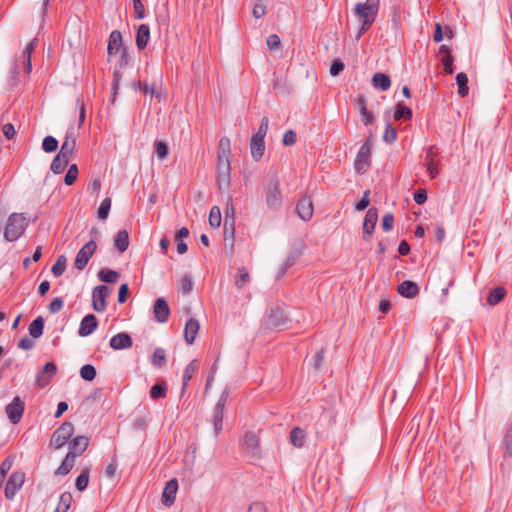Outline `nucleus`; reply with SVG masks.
Here are the masks:
<instances>
[{"label":"nucleus","mask_w":512,"mask_h":512,"mask_svg":"<svg viewBox=\"0 0 512 512\" xmlns=\"http://www.w3.org/2000/svg\"><path fill=\"white\" fill-rule=\"evenodd\" d=\"M380 8V0H366L365 2H358L354 7V15L361 19V26L356 35L359 40L361 36L367 32L378 15Z\"/></svg>","instance_id":"f257e3e1"},{"label":"nucleus","mask_w":512,"mask_h":512,"mask_svg":"<svg viewBox=\"0 0 512 512\" xmlns=\"http://www.w3.org/2000/svg\"><path fill=\"white\" fill-rule=\"evenodd\" d=\"M264 195L267 208L272 211H279L283 204V196L280 189V181L277 174L271 176L264 186Z\"/></svg>","instance_id":"f03ea898"},{"label":"nucleus","mask_w":512,"mask_h":512,"mask_svg":"<svg viewBox=\"0 0 512 512\" xmlns=\"http://www.w3.org/2000/svg\"><path fill=\"white\" fill-rule=\"evenodd\" d=\"M28 226L24 213H12L9 215L4 229V238L8 242L18 240Z\"/></svg>","instance_id":"7ed1b4c3"},{"label":"nucleus","mask_w":512,"mask_h":512,"mask_svg":"<svg viewBox=\"0 0 512 512\" xmlns=\"http://www.w3.org/2000/svg\"><path fill=\"white\" fill-rule=\"evenodd\" d=\"M373 144V135L369 134L367 139L363 142L359 148L357 155L354 159V170L357 174H365L371 166V151Z\"/></svg>","instance_id":"20e7f679"},{"label":"nucleus","mask_w":512,"mask_h":512,"mask_svg":"<svg viewBox=\"0 0 512 512\" xmlns=\"http://www.w3.org/2000/svg\"><path fill=\"white\" fill-rule=\"evenodd\" d=\"M265 325L269 330H282L287 322L288 316L279 305L271 307L265 312Z\"/></svg>","instance_id":"39448f33"},{"label":"nucleus","mask_w":512,"mask_h":512,"mask_svg":"<svg viewBox=\"0 0 512 512\" xmlns=\"http://www.w3.org/2000/svg\"><path fill=\"white\" fill-rule=\"evenodd\" d=\"M228 396H229V389L226 387L222 391V393L213 409L212 423H213V428H214V434L216 437L219 436L223 430L224 409H225V405H226Z\"/></svg>","instance_id":"423d86ee"},{"label":"nucleus","mask_w":512,"mask_h":512,"mask_svg":"<svg viewBox=\"0 0 512 512\" xmlns=\"http://www.w3.org/2000/svg\"><path fill=\"white\" fill-rule=\"evenodd\" d=\"M74 433V425L69 422H63L52 434L50 446L54 449L62 448Z\"/></svg>","instance_id":"0eeeda50"},{"label":"nucleus","mask_w":512,"mask_h":512,"mask_svg":"<svg viewBox=\"0 0 512 512\" xmlns=\"http://www.w3.org/2000/svg\"><path fill=\"white\" fill-rule=\"evenodd\" d=\"M120 53H121L120 57H119V59L117 61L118 69L116 68L113 71L112 94H111V98L109 100V102L111 104H113L115 102L116 95H117V92H118V89H119V82H120V79H121V72H120V70L126 69L129 66L130 60H131L126 48H122V52H120Z\"/></svg>","instance_id":"6e6552de"},{"label":"nucleus","mask_w":512,"mask_h":512,"mask_svg":"<svg viewBox=\"0 0 512 512\" xmlns=\"http://www.w3.org/2000/svg\"><path fill=\"white\" fill-rule=\"evenodd\" d=\"M25 482V473L21 470L12 472L5 485L4 494L7 500H13Z\"/></svg>","instance_id":"1a4fd4ad"},{"label":"nucleus","mask_w":512,"mask_h":512,"mask_svg":"<svg viewBox=\"0 0 512 512\" xmlns=\"http://www.w3.org/2000/svg\"><path fill=\"white\" fill-rule=\"evenodd\" d=\"M25 412V402L20 396L13 397L12 401L6 405L5 413L10 423L18 424Z\"/></svg>","instance_id":"9d476101"},{"label":"nucleus","mask_w":512,"mask_h":512,"mask_svg":"<svg viewBox=\"0 0 512 512\" xmlns=\"http://www.w3.org/2000/svg\"><path fill=\"white\" fill-rule=\"evenodd\" d=\"M96 248L97 245L94 240H90L86 244H84L83 247L76 254L74 260V267L77 270L82 271L88 264L93 254L95 253Z\"/></svg>","instance_id":"9b49d317"},{"label":"nucleus","mask_w":512,"mask_h":512,"mask_svg":"<svg viewBox=\"0 0 512 512\" xmlns=\"http://www.w3.org/2000/svg\"><path fill=\"white\" fill-rule=\"evenodd\" d=\"M235 208L233 206V198L229 196L227 199V206L225 209V219H224V237L225 240L231 239L234 240L235 235Z\"/></svg>","instance_id":"f8f14e48"},{"label":"nucleus","mask_w":512,"mask_h":512,"mask_svg":"<svg viewBox=\"0 0 512 512\" xmlns=\"http://www.w3.org/2000/svg\"><path fill=\"white\" fill-rule=\"evenodd\" d=\"M110 293L108 286L101 284L96 286L92 291V307L96 312H104L107 309L106 298Z\"/></svg>","instance_id":"ddd939ff"},{"label":"nucleus","mask_w":512,"mask_h":512,"mask_svg":"<svg viewBox=\"0 0 512 512\" xmlns=\"http://www.w3.org/2000/svg\"><path fill=\"white\" fill-rule=\"evenodd\" d=\"M242 449L253 458L261 456V449L259 444V436L255 432L245 433Z\"/></svg>","instance_id":"4468645a"},{"label":"nucleus","mask_w":512,"mask_h":512,"mask_svg":"<svg viewBox=\"0 0 512 512\" xmlns=\"http://www.w3.org/2000/svg\"><path fill=\"white\" fill-rule=\"evenodd\" d=\"M230 160H217V176L216 181L220 190L226 189L230 186Z\"/></svg>","instance_id":"2eb2a0df"},{"label":"nucleus","mask_w":512,"mask_h":512,"mask_svg":"<svg viewBox=\"0 0 512 512\" xmlns=\"http://www.w3.org/2000/svg\"><path fill=\"white\" fill-rule=\"evenodd\" d=\"M76 148V132L73 127H69L66 130L64 141L62 142L59 153L64 158H70Z\"/></svg>","instance_id":"dca6fc26"},{"label":"nucleus","mask_w":512,"mask_h":512,"mask_svg":"<svg viewBox=\"0 0 512 512\" xmlns=\"http://www.w3.org/2000/svg\"><path fill=\"white\" fill-rule=\"evenodd\" d=\"M377 220H378L377 209L374 207L368 209V211L364 217V221H363V239L365 241L370 240V238L374 232Z\"/></svg>","instance_id":"f3484780"},{"label":"nucleus","mask_w":512,"mask_h":512,"mask_svg":"<svg viewBox=\"0 0 512 512\" xmlns=\"http://www.w3.org/2000/svg\"><path fill=\"white\" fill-rule=\"evenodd\" d=\"M296 211L301 220L309 221L313 217L314 213V207L311 197H301L296 204Z\"/></svg>","instance_id":"a211bd4d"},{"label":"nucleus","mask_w":512,"mask_h":512,"mask_svg":"<svg viewBox=\"0 0 512 512\" xmlns=\"http://www.w3.org/2000/svg\"><path fill=\"white\" fill-rule=\"evenodd\" d=\"M99 322L97 317L94 314L85 315L81 322L80 327L78 329V335L80 337L90 336L94 331L98 328Z\"/></svg>","instance_id":"6ab92c4d"},{"label":"nucleus","mask_w":512,"mask_h":512,"mask_svg":"<svg viewBox=\"0 0 512 512\" xmlns=\"http://www.w3.org/2000/svg\"><path fill=\"white\" fill-rule=\"evenodd\" d=\"M178 491V481L173 478L166 482L162 492V503L166 507H170L174 504L176 499V493Z\"/></svg>","instance_id":"aec40b11"},{"label":"nucleus","mask_w":512,"mask_h":512,"mask_svg":"<svg viewBox=\"0 0 512 512\" xmlns=\"http://www.w3.org/2000/svg\"><path fill=\"white\" fill-rule=\"evenodd\" d=\"M153 314L157 322H167L170 315V308L167 301L163 297H159L155 300L153 305Z\"/></svg>","instance_id":"412c9836"},{"label":"nucleus","mask_w":512,"mask_h":512,"mask_svg":"<svg viewBox=\"0 0 512 512\" xmlns=\"http://www.w3.org/2000/svg\"><path fill=\"white\" fill-rule=\"evenodd\" d=\"M132 345L133 340L128 332L117 333L109 341V346L113 350L129 349L132 347Z\"/></svg>","instance_id":"4be33fe9"},{"label":"nucleus","mask_w":512,"mask_h":512,"mask_svg":"<svg viewBox=\"0 0 512 512\" xmlns=\"http://www.w3.org/2000/svg\"><path fill=\"white\" fill-rule=\"evenodd\" d=\"M88 445L89 438L87 436H77L68 441V453H72V456L78 457L87 449Z\"/></svg>","instance_id":"5701e85b"},{"label":"nucleus","mask_w":512,"mask_h":512,"mask_svg":"<svg viewBox=\"0 0 512 512\" xmlns=\"http://www.w3.org/2000/svg\"><path fill=\"white\" fill-rule=\"evenodd\" d=\"M397 291L400 296L413 299L419 295L420 287L412 280H405L398 285Z\"/></svg>","instance_id":"b1692460"},{"label":"nucleus","mask_w":512,"mask_h":512,"mask_svg":"<svg viewBox=\"0 0 512 512\" xmlns=\"http://www.w3.org/2000/svg\"><path fill=\"white\" fill-rule=\"evenodd\" d=\"M122 34L119 30H113L108 39L107 54L110 59L113 55L122 52Z\"/></svg>","instance_id":"393cba45"},{"label":"nucleus","mask_w":512,"mask_h":512,"mask_svg":"<svg viewBox=\"0 0 512 512\" xmlns=\"http://www.w3.org/2000/svg\"><path fill=\"white\" fill-rule=\"evenodd\" d=\"M500 447L504 451L505 457L512 458V420L504 426Z\"/></svg>","instance_id":"a878e982"},{"label":"nucleus","mask_w":512,"mask_h":512,"mask_svg":"<svg viewBox=\"0 0 512 512\" xmlns=\"http://www.w3.org/2000/svg\"><path fill=\"white\" fill-rule=\"evenodd\" d=\"M199 328V322L195 318L191 317L186 321L184 338L187 344L192 345L194 343Z\"/></svg>","instance_id":"bb28decb"},{"label":"nucleus","mask_w":512,"mask_h":512,"mask_svg":"<svg viewBox=\"0 0 512 512\" xmlns=\"http://www.w3.org/2000/svg\"><path fill=\"white\" fill-rule=\"evenodd\" d=\"M149 40H150L149 25H147V24L139 25L137 32H136V37H135L136 47L139 50L145 49L149 43Z\"/></svg>","instance_id":"cd10ccee"},{"label":"nucleus","mask_w":512,"mask_h":512,"mask_svg":"<svg viewBox=\"0 0 512 512\" xmlns=\"http://www.w3.org/2000/svg\"><path fill=\"white\" fill-rule=\"evenodd\" d=\"M304 249L305 244L302 241L294 243L287 258L284 261V263H286V267L294 266L296 261L303 255Z\"/></svg>","instance_id":"c85d7f7f"},{"label":"nucleus","mask_w":512,"mask_h":512,"mask_svg":"<svg viewBox=\"0 0 512 512\" xmlns=\"http://www.w3.org/2000/svg\"><path fill=\"white\" fill-rule=\"evenodd\" d=\"M372 85L380 91H387L391 87V79L388 74L376 72L372 76Z\"/></svg>","instance_id":"c756f323"},{"label":"nucleus","mask_w":512,"mask_h":512,"mask_svg":"<svg viewBox=\"0 0 512 512\" xmlns=\"http://www.w3.org/2000/svg\"><path fill=\"white\" fill-rule=\"evenodd\" d=\"M114 246L122 254L129 246V233L126 229L119 230L114 238Z\"/></svg>","instance_id":"7c9ffc66"},{"label":"nucleus","mask_w":512,"mask_h":512,"mask_svg":"<svg viewBox=\"0 0 512 512\" xmlns=\"http://www.w3.org/2000/svg\"><path fill=\"white\" fill-rule=\"evenodd\" d=\"M44 326H45V320L42 316H38L36 317L30 324H29V327H28V331H29V335L33 338V339H38L40 338L42 335H43V331H44Z\"/></svg>","instance_id":"2f4dec72"},{"label":"nucleus","mask_w":512,"mask_h":512,"mask_svg":"<svg viewBox=\"0 0 512 512\" xmlns=\"http://www.w3.org/2000/svg\"><path fill=\"white\" fill-rule=\"evenodd\" d=\"M250 151L252 159L258 162L265 152V140L251 139Z\"/></svg>","instance_id":"473e14b6"},{"label":"nucleus","mask_w":512,"mask_h":512,"mask_svg":"<svg viewBox=\"0 0 512 512\" xmlns=\"http://www.w3.org/2000/svg\"><path fill=\"white\" fill-rule=\"evenodd\" d=\"M75 458L72 453H67L60 466L54 471L55 475L65 476L73 469Z\"/></svg>","instance_id":"72a5a7b5"},{"label":"nucleus","mask_w":512,"mask_h":512,"mask_svg":"<svg viewBox=\"0 0 512 512\" xmlns=\"http://www.w3.org/2000/svg\"><path fill=\"white\" fill-rule=\"evenodd\" d=\"M231 144L228 137H222L219 141L217 160H230Z\"/></svg>","instance_id":"f704fd0d"},{"label":"nucleus","mask_w":512,"mask_h":512,"mask_svg":"<svg viewBox=\"0 0 512 512\" xmlns=\"http://www.w3.org/2000/svg\"><path fill=\"white\" fill-rule=\"evenodd\" d=\"M506 295V290L504 287L498 286L493 288L487 295V303L490 306H495L499 302H501Z\"/></svg>","instance_id":"c9c22d12"},{"label":"nucleus","mask_w":512,"mask_h":512,"mask_svg":"<svg viewBox=\"0 0 512 512\" xmlns=\"http://www.w3.org/2000/svg\"><path fill=\"white\" fill-rule=\"evenodd\" d=\"M120 277V273L116 270H112L109 268H103L98 272V278L107 284H114L117 282Z\"/></svg>","instance_id":"e433bc0d"},{"label":"nucleus","mask_w":512,"mask_h":512,"mask_svg":"<svg viewBox=\"0 0 512 512\" xmlns=\"http://www.w3.org/2000/svg\"><path fill=\"white\" fill-rule=\"evenodd\" d=\"M197 369V360H192L184 370L183 379H182V388H181V394H184L186 391V388L188 386L189 381L192 379L194 372Z\"/></svg>","instance_id":"4c0bfd02"},{"label":"nucleus","mask_w":512,"mask_h":512,"mask_svg":"<svg viewBox=\"0 0 512 512\" xmlns=\"http://www.w3.org/2000/svg\"><path fill=\"white\" fill-rule=\"evenodd\" d=\"M153 147L154 153L157 155V158L160 161H163L168 157L170 153V148L166 141L156 139L154 141Z\"/></svg>","instance_id":"58836bf2"},{"label":"nucleus","mask_w":512,"mask_h":512,"mask_svg":"<svg viewBox=\"0 0 512 512\" xmlns=\"http://www.w3.org/2000/svg\"><path fill=\"white\" fill-rule=\"evenodd\" d=\"M68 163L69 158H64L63 156H61V153L58 152L51 162L50 170L54 174H60L64 171Z\"/></svg>","instance_id":"ea45409f"},{"label":"nucleus","mask_w":512,"mask_h":512,"mask_svg":"<svg viewBox=\"0 0 512 512\" xmlns=\"http://www.w3.org/2000/svg\"><path fill=\"white\" fill-rule=\"evenodd\" d=\"M305 436H306L305 431L300 427H294L290 431V441L293 444V446H295V447L300 448L304 445Z\"/></svg>","instance_id":"a19ab883"},{"label":"nucleus","mask_w":512,"mask_h":512,"mask_svg":"<svg viewBox=\"0 0 512 512\" xmlns=\"http://www.w3.org/2000/svg\"><path fill=\"white\" fill-rule=\"evenodd\" d=\"M90 478V469L84 468L75 480V488L79 492H83L87 489Z\"/></svg>","instance_id":"79ce46f5"},{"label":"nucleus","mask_w":512,"mask_h":512,"mask_svg":"<svg viewBox=\"0 0 512 512\" xmlns=\"http://www.w3.org/2000/svg\"><path fill=\"white\" fill-rule=\"evenodd\" d=\"M151 364L158 368H161L167 364L165 349L158 347L154 350L151 357Z\"/></svg>","instance_id":"37998d69"},{"label":"nucleus","mask_w":512,"mask_h":512,"mask_svg":"<svg viewBox=\"0 0 512 512\" xmlns=\"http://www.w3.org/2000/svg\"><path fill=\"white\" fill-rule=\"evenodd\" d=\"M455 79H456V83H457V86H458V94L461 97H465L466 95H468L469 87H468V76H467V74L464 73V72H459L456 75Z\"/></svg>","instance_id":"c03bdc74"},{"label":"nucleus","mask_w":512,"mask_h":512,"mask_svg":"<svg viewBox=\"0 0 512 512\" xmlns=\"http://www.w3.org/2000/svg\"><path fill=\"white\" fill-rule=\"evenodd\" d=\"M57 371V366L54 362H47L42 367V371L38 372L36 375V381L39 383L43 377V374H47V379L45 383H48L49 380L55 375Z\"/></svg>","instance_id":"a18cd8bd"},{"label":"nucleus","mask_w":512,"mask_h":512,"mask_svg":"<svg viewBox=\"0 0 512 512\" xmlns=\"http://www.w3.org/2000/svg\"><path fill=\"white\" fill-rule=\"evenodd\" d=\"M72 495L70 492H64L59 497V502L53 512H67L71 506Z\"/></svg>","instance_id":"49530a36"},{"label":"nucleus","mask_w":512,"mask_h":512,"mask_svg":"<svg viewBox=\"0 0 512 512\" xmlns=\"http://www.w3.org/2000/svg\"><path fill=\"white\" fill-rule=\"evenodd\" d=\"M67 258L64 254L57 257L55 263L51 267V273L55 277H60L66 269Z\"/></svg>","instance_id":"de8ad7c7"},{"label":"nucleus","mask_w":512,"mask_h":512,"mask_svg":"<svg viewBox=\"0 0 512 512\" xmlns=\"http://www.w3.org/2000/svg\"><path fill=\"white\" fill-rule=\"evenodd\" d=\"M413 116V112L411 110V108H409L408 106H404L400 103H398L396 105V109H395V112H394V119L395 120H410Z\"/></svg>","instance_id":"09e8293b"},{"label":"nucleus","mask_w":512,"mask_h":512,"mask_svg":"<svg viewBox=\"0 0 512 512\" xmlns=\"http://www.w3.org/2000/svg\"><path fill=\"white\" fill-rule=\"evenodd\" d=\"M149 394H150L151 399H153V400L165 398L166 394H167L166 383L162 382V383L153 385L150 389Z\"/></svg>","instance_id":"8fccbe9b"},{"label":"nucleus","mask_w":512,"mask_h":512,"mask_svg":"<svg viewBox=\"0 0 512 512\" xmlns=\"http://www.w3.org/2000/svg\"><path fill=\"white\" fill-rule=\"evenodd\" d=\"M111 205H112V199L110 197H105L102 200V202L97 210V217L100 220H106L108 218L110 209H111Z\"/></svg>","instance_id":"3c124183"},{"label":"nucleus","mask_w":512,"mask_h":512,"mask_svg":"<svg viewBox=\"0 0 512 512\" xmlns=\"http://www.w3.org/2000/svg\"><path fill=\"white\" fill-rule=\"evenodd\" d=\"M80 377L88 382L93 381L96 378L97 371L92 364H85L80 368Z\"/></svg>","instance_id":"603ef678"},{"label":"nucleus","mask_w":512,"mask_h":512,"mask_svg":"<svg viewBox=\"0 0 512 512\" xmlns=\"http://www.w3.org/2000/svg\"><path fill=\"white\" fill-rule=\"evenodd\" d=\"M58 144L59 142L54 136L48 135L43 138L41 147L45 153H53L57 150Z\"/></svg>","instance_id":"864d4df0"},{"label":"nucleus","mask_w":512,"mask_h":512,"mask_svg":"<svg viewBox=\"0 0 512 512\" xmlns=\"http://www.w3.org/2000/svg\"><path fill=\"white\" fill-rule=\"evenodd\" d=\"M209 225L216 229L221 225V210L218 206H212L209 212Z\"/></svg>","instance_id":"5fc2aeb1"},{"label":"nucleus","mask_w":512,"mask_h":512,"mask_svg":"<svg viewBox=\"0 0 512 512\" xmlns=\"http://www.w3.org/2000/svg\"><path fill=\"white\" fill-rule=\"evenodd\" d=\"M325 359V353L324 350L321 349L318 352L314 354V356L311 358L309 362V366L314 372H318L324 362Z\"/></svg>","instance_id":"6e6d98bb"},{"label":"nucleus","mask_w":512,"mask_h":512,"mask_svg":"<svg viewBox=\"0 0 512 512\" xmlns=\"http://www.w3.org/2000/svg\"><path fill=\"white\" fill-rule=\"evenodd\" d=\"M397 138V131L393 125L388 121L385 125V131L383 134V141L387 144H393Z\"/></svg>","instance_id":"4d7b16f0"},{"label":"nucleus","mask_w":512,"mask_h":512,"mask_svg":"<svg viewBox=\"0 0 512 512\" xmlns=\"http://www.w3.org/2000/svg\"><path fill=\"white\" fill-rule=\"evenodd\" d=\"M250 281V275L248 271L244 268H238L237 276L235 278V286L241 289L245 283Z\"/></svg>","instance_id":"13d9d810"},{"label":"nucleus","mask_w":512,"mask_h":512,"mask_svg":"<svg viewBox=\"0 0 512 512\" xmlns=\"http://www.w3.org/2000/svg\"><path fill=\"white\" fill-rule=\"evenodd\" d=\"M78 167L76 164H71L64 176V183L68 186L73 185L78 177Z\"/></svg>","instance_id":"bf43d9fd"},{"label":"nucleus","mask_w":512,"mask_h":512,"mask_svg":"<svg viewBox=\"0 0 512 512\" xmlns=\"http://www.w3.org/2000/svg\"><path fill=\"white\" fill-rule=\"evenodd\" d=\"M134 9V19L141 20L146 17L145 8L141 0H132Z\"/></svg>","instance_id":"052dcab7"},{"label":"nucleus","mask_w":512,"mask_h":512,"mask_svg":"<svg viewBox=\"0 0 512 512\" xmlns=\"http://www.w3.org/2000/svg\"><path fill=\"white\" fill-rule=\"evenodd\" d=\"M252 14L256 19H260L266 14V5L264 3V0H257L255 2Z\"/></svg>","instance_id":"680f3d73"},{"label":"nucleus","mask_w":512,"mask_h":512,"mask_svg":"<svg viewBox=\"0 0 512 512\" xmlns=\"http://www.w3.org/2000/svg\"><path fill=\"white\" fill-rule=\"evenodd\" d=\"M345 68V64L344 62L338 58V59H335L331 66H330V69H329V73L331 76L335 77V76H338Z\"/></svg>","instance_id":"e2e57ef3"},{"label":"nucleus","mask_w":512,"mask_h":512,"mask_svg":"<svg viewBox=\"0 0 512 512\" xmlns=\"http://www.w3.org/2000/svg\"><path fill=\"white\" fill-rule=\"evenodd\" d=\"M297 140V134L294 130L289 129L287 130L282 137V143L285 146H292L296 143Z\"/></svg>","instance_id":"0e129e2a"},{"label":"nucleus","mask_w":512,"mask_h":512,"mask_svg":"<svg viewBox=\"0 0 512 512\" xmlns=\"http://www.w3.org/2000/svg\"><path fill=\"white\" fill-rule=\"evenodd\" d=\"M64 306V300L61 297H55L52 299L48 306L50 313L55 314L59 312Z\"/></svg>","instance_id":"69168bd1"},{"label":"nucleus","mask_w":512,"mask_h":512,"mask_svg":"<svg viewBox=\"0 0 512 512\" xmlns=\"http://www.w3.org/2000/svg\"><path fill=\"white\" fill-rule=\"evenodd\" d=\"M369 195H370V190H365L363 193V197L355 204V210L363 211L369 206V203H370Z\"/></svg>","instance_id":"338daca9"},{"label":"nucleus","mask_w":512,"mask_h":512,"mask_svg":"<svg viewBox=\"0 0 512 512\" xmlns=\"http://www.w3.org/2000/svg\"><path fill=\"white\" fill-rule=\"evenodd\" d=\"M266 44L270 50H275L281 46V39L277 34H271L267 37Z\"/></svg>","instance_id":"774afa93"}]
</instances>
